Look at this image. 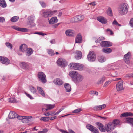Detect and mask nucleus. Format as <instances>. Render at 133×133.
<instances>
[{
    "instance_id": "nucleus-48",
    "label": "nucleus",
    "mask_w": 133,
    "mask_h": 133,
    "mask_svg": "<svg viewBox=\"0 0 133 133\" xmlns=\"http://www.w3.org/2000/svg\"><path fill=\"white\" fill-rule=\"evenodd\" d=\"M82 110V109L81 108H78L74 110L72 112L74 113H77Z\"/></svg>"
},
{
    "instance_id": "nucleus-55",
    "label": "nucleus",
    "mask_w": 133,
    "mask_h": 133,
    "mask_svg": "<svg viewBox=\"0 0 133 133\" xmlns=\"http://www.w3.org/2000/svg\"><path fill=\"white\" fill-rule=\"evenodd\" d=\"M127 112H125L122 114L120 116L121 117H124L128 116Z\"/></svg>"
},
{
    "instance_id": "nucleus-62",
    "label": "nucleus",
    "mask_w": 133,
    "mask_h": 133,
    "mask_svg": "<svg viewBox=\"0 0 133 133\" xmlns=\"http://www.w3.org/2000/svg\"><path fill=\"white\" fill-rule=\"evenodd\" d=\"M127 115L128 116H133V113L131 112H127Z\"/></svg>"
},
{
    "instance_id": "nucleus-27",
    "label": "nucleus",
    "mask_w": 133,
    "mask_h": 133,
    "mask_svg": "<svg viewBox=\"0 0 133 133\" xmlns=\"http://www.w3.org/2000/svg\"><path fill=\"white\" fill-rule=\"evenodd\" d=\"M64 86L66 89V91L68 92H70L71 90V86L68 83L64 84Z\"/></svg>"
},
{
    "instance_id": "nucleus-2",
    "label": "nucleus",
    "mask_w": 133,
    "mask_h": 133,
    "mask_svg": "<svg viewBox=\"0 0 133 133\" xmlns=\"http://www.w3.org/2000/svg\"><path fill=\"white\" fill-rule=\"evenodd\" d=\"M70 65L71 69L75 70H83L84 68L83 65L79 63H71Z\"/></svg>"
},
{
    "instance_id": "nucleus-46",
    "label": "nucleus",
    "mask_w": 133,
    "mask_h": 133,
    "mask_svg": "<svg viewBox=\"0 0 133 133\" xmlns=\"http://www.w3.org/2000/svg\"><path fill=\"white\" fill-rule=\"evenodd\" d=\"M48 52L50 56H52L54 55L55 53L54 51L52 49L48 50Z\"/></svg>"
},
{
    "instance_id": "nucleus-13",
    "label": "nucleus",
    "mask_w": 133,
    "mask_h": 133,
    "mask_svg": "<svg viewBox=\"0 0 133 133\" xmlns=\"http://www.w3.org/2000/svg\"><path fill=\"white\" fill-rule=\"evenodd\" d=\"M123 81L121 80L119 81L116 85L117 90L118 91H120L124 89L123 87Z\"/></svg>"
},
{
    "instance_id": "nucleus-15",
    "label": "nucleus",
    "mask_w": 133,
    "mask_h": 133,
    "mask_svg": "<svg viewBox=\"0 0 133 133\" xmlns=\"http://www.w3.org/2000/svg\"><path fill=\"white\" fill-rule=\"evenodd\" d=\"M83 77L81 75L78 74L74 80L76 83H78L81 82L83 79Z\"/></svg>"
},
{
    "instance_id": "nucleus-7",
    "label": "nucleus",
    "mask_w": 133,
    "mask_h": 133,
    "mask_svg": "<svg viewBox=\"0 0 133 133\" xmlns=\"http://www.w3.org/2000/svg\"><path fill=\"white\" fill-rule=\"evenodd\" d=\"M115 128L113 123L110 122L108 123L105 126L106 131L108 132H110Z\"/></svg>"
},
{
    "instance_id": "nucleus-17",
    "label": "nucleus",
    "mask_w": 133,
    "mask_h": 133,
    "mask_svg": "<svg viewBox=\"0 0 133 133\" xmlns=\"http://www.w3.org/2000/svg\"><path fill=\"white\" fill-rule=\"evenodd\" d=\"M12 28L15 30L22 32H27L28 31L27 28H21L16 26H13Z\"/></svg>"
},
{
    "instance_id": "nucleus-36",
    "label": "nucleus",
    "mask_w": 133,
    "mask_h": 133,
    "mask_svg": "<svg viewBox=\"0 0 133 133\" xmlns=\"http://www.w3.org/2000/svg\"><path fill=\"white\" fill-rule=\"evenodd\" d=\"M108 15L110 16H113L112 11L111 8L109 7L106 11Z\"/></svg>"
},
{
    "instance_id": "nucleus-53",
    "label": "nucleus",
    "mask_w": 133,
    "mask_h": 133,
    "mask_svg": "<svg viewBox=\"0 0 133 133\" xmlns=\"http://www.w3.org/2000/svg\"><path fill=\"white\" fill-rule=\"evenodd\" d=\"M111 83V82L109 81H107L105 83H104V84L103 85L104 87H105L108 85L109 84H110Z\"/></svg>"
},
{
    "instance_id": "nucleus-43",
    "label": "nucleus",
    "mask_w": 133,
    "mask_h": 133,
    "mask_svg": "<svg viewBox=\"0 0 133 133\" xmlns=\"http://www.w3.org/2000/svg\"><path fill=\"white\" fill-rule=\"evenodd\" d=\"M105 77L104 76H103L98 82L97 83L100 84L103 83V81L105 80Z\"/></svg>"
},
{
    "instance_id": "nucleus-37",
    "label": "nucleus",
    "mask_w": 133,
    "mask_h": 133,
    "mask_svg": "<svg viewBox=\"0 0 133 133\" xmlns=\"http://www.w3.org/2000/svg\"><path fill=\"white\" fill-rule=\"evenodd\" d=\"M0 6L3 8L6 6L7 4L5 0H0Z\"/></svg>"
},
{
    "instance_id": "nucleus-30",
    "label": "nucleus",
    "mask_w": 133,
    "mask_h": 133,
    "mask_svg": "<svg viewBox=\"0 0 133 133\" xmlns=\"http://www.w3.org/2000/svg\"><path fill=\"white\" fill-rule=\"evenodd\" d=\"M27 48V46L25 44L22 45L20 47L21 51L22 52L25 51Z\"/></svg>"
},
{
    "instance_id": "nucleus-31",
    "label": "nucleus",
    "mask_w": 133,
    "mask_h": 133,
    "mask_svg": "<svg viewBox=\"0 0 133 133\" xmlns=\"http://www.w3.org/2000/svg\"><path fill=\"white\" fill-rule=\"evenodd\" d=\"M76 55L75 56V58L77 59H81L82 56V53L79 51H77L76 52Z\"/></svg>"
},
{
    "instance_id": "nucleus-3",
    "label": "nucleus",
    "mask_w": 133,
    "mask_h": 133,
    "mask_svg": "<svg viewBox=\"0 0 133 133\" xmlns=\"http://www.w3.org/2000/svg\"><path fill=\"white\" fill-rule=\"evenodd\" d=\"M38 77L40 81L43 83H45L47 81L46 77L44 74L42 72L38 73Z\"/></svg>"
},
{
    "instance_id": "nucleus-50",
    "label": "nucleus",
    "mask_w": 133,
    "mask_h": 133,
    "mask_svg": "<svg viewBox=\"0 0 133 133\" xmlns=\"http://www.w3.org/2000/svg\"><path fill=\"white\" fill-rule=\"evenodd\" d=\"M125 77H128V78H131L132 77H133V74H127L125 76Z\"/></svg>"
},
{
    "instance_id": "nucleus-52",
    "label": "nucleus",
    "mask_w": 133,
    "mask_h": 133,
    "mask_svg": "<svg viewBox=\"0 0 133 133\" xmlns=\"http://www.w3.org/2000/svg\"><path fill=\"white\" fill-rule=\"evenodd\" d=\"M9 101L11 103H14L15 102V99L13 98H9Z\"/></svg>"
},
{
    "instance_id": "nucleus-22",
    "label": "nucleus",
    "mask_w": 133,
    "mask_h": 133,
    "mask_svg": "<svg viewBox=\"0 0 133 133\" xmlns=\"http://www.w3.org/2000/svg\"><path fill=\"white\" fill-rule=\"evenodd\" d=\"M29 63L25 62H22L20 63V66L21 67L25 69H27L29 68Z\"/></svg>"
},
{
    "instance_id": "nucleus-4",
    "label": "nucleus",
    "mask_w": 133,
    "mask_h": 133,
    "mask_svg": "<svg viewBox=\"0 0 133 133\" xmlns=\"http://www.w3.org/2000/svg\"><path fill=\"white\" fill-rule=\"evenodd\" d=\"M87 128L93 133H99V131L95 127L89 124L86 125Z\"/></svg>"
},
{
    "instance_id": "nucleus-47",
    "label": "nucleus",
    "mask_w": 133,
    "mask_h": 133,
    "mask_svg": "<svg viewBox=\"0 0 133 133\" xmlns=\"http://www.w3.org/2000/svg\"><path fill=\"white\" fill-rule=\"evenodd\" d=\"M5 45L6 46L9 48H10V49H11L12 48V44L8 42H6L5 43Z\"/></svg>"
},
{
    "instance_id": "nucleus-19",
    "label": "nucleus",
    "mask_w": 133,
    "mask_h": 133,
    "mask_svg": "<svg viewBox=\"0 0 133 133\" xmlns=\"http://www.w3.org/2000/svg\"><path fill=\"white\" fill-rule=\"evenodd\" d=\"M37 88L38 93L41 94L43 97H45L46 95L43 90V88L39 86H37Z\"/></svg>"
},
{
    "instance_id": "nucleus-10",
    "label": "nucleus",
    "mask_w": 133,
    "mask_h": 133,
    "mask_svg": "<svg viewBox=\"0 0 133 133\" xmlns=\"http://www.w3.org/2000/svg\"><path fill=\"white\" fill-rule=\"evenodd\" d=\"M56 11H46L43 13V16L45 17H51L54 14L56 13Z\"/></svg>"
},
{
    "instance_id": "nucleus-32",
    "label": "nucleus",
    "mask_w": 133,
    "mask_h": 133,
    "mask_svg": "<svg viewBox=\"0 0 133 133\" xmlns=\"http://www.w3.org/2000/svg\"><path fill=\"white\" fill-rule=\"evenodd\" d=\"M102 51L104 52L109 53H111L112 52V50L110 48L108 47H106L103 49Z\"/></svg>"
},
{
    "instance_id": "nucleus-23",
    "label": "nucleus",
    "mask_w": 133,
    "mask_h": 133,
    "mask_svg": "<svg viewBox=\"0 0 133 133\" xmlns=\"http://www.w3.org/2000/svg\"><path fill=\"white\" fill-rule=\"evenodd\" d=\"M9 118L10 119L16 118L17 116V114L14 112L11 111L9 115Z\"/></svg>"
},
{
    "instance_id": "nucleus-11",
    "label": "nucleus",
    "mask_w": 133,
    "mask_h": 133,
    "mask_svg": "<svg viewBox=\"0 0 133 133\" xmlns=\"http://www.w3.org/2000/svg\"><path fill=\"white\" fill-rule=\"evenodd\" d=\"M131 58V54L130 52H129L125 55L124 57V59L125 63L129 64L130 62V60Z\"/></svg>"
},
{
    "instance_id": "nucleus-9",
    "label": "nucleus",
    "mask_w": 133,
    "mask_h": 133,
    "mask_svg": "<svg viewBox=\"0 0 133 133\" xmlns=\"http://www.w3.org/2000/svg\"><path fill=\"white\" fill-rule=\"evenodd\" d=\"M35 19V16L33 15H31L28 17V21L27 22V24L30 26L31 27L35 26L34 24V20Z\"/></svg>"
},
{
    "instance_id": "nucleus-34",
    "label": "nucleus",
    "mask_w": 133,
    "mask_h": 133,
    "mask_svg": "<svg viewBox=\"0 0 133 133\" xmlns=\"http://www.w3.org/2000/svg\"><path fill=\"white\" fill-rule=\"evenodd\" d=\"M65 33L67 36H73L74 34L73 31L70 30H66L65 32Z\"/></svg>"
},
{
    "instance_id": "nucleus-54",
    "label": "nucleus",
    "mask_w": 133,
    "mask_h": 133,
    "mask_svg": "<svg viewBox=\"0 0 133 133\" xmlns=\"http://www.w3.org/2000/svg\"><path fill=\"white\" fill-rule=\"evenodd\" d=\"M129 24L131 27L133 28V18L131 19L130 20Z\"/></svg>"
},
{
    "instance_id": "nucleus-21",
    "label": "nucleus",
    "mask_w": 133,
    "mask_h": 133,
    "mask_svg": "<svg viewBox=\"0 0 133 133\" xmlns=\"http://www.w3.org/2000/svg\"><path fill=\"white\" fill-rule=\"evenodd\" d=\"M106 107V105L105 104L99 106H96L94 107V109L95 111H97L99 110L104 109Z\"/></svg>"
},
{
    "instance_id": "nucleus-38",
    "label": "nucleus",
    "mask_w": 133,
    "mask_h": 133,
    "mask_svg": "<svg viewBox=\"0 0 133 133\" xmlns=\"http://www.w3.org/2000/svg\"><path fill=\"white\" fill-rule=\"evenodd\" d=\"M98 61L101 62H104L106 60L105 57L103 56H101L98 57Z\"/></svg>"
},
{
    "instance_id": "nucleus-5",
    "label": "nucleus",
    "mask_w": 133,
    "mask_h": 133,
    "mask_svg": "<svg viewBox=\"0 0 133 133\" xmlns=\"http://www.w3.org/2000/svg\"><path fill=\"white\" fill-rule=\"evenodd\" d=\"M84 16L83 15H78L71 18L70 20V21L72 23L77 22L78 21L83 20L84 19Z\"/></svg>"
},
{
    "instance_id": "nucleus-26",
    "label": "nucleus",
    "mask_w": 133,
    "mask_h": 133,
    "mask_svg": "<svg viewBox=\"0 0 133 133\" xmlns=\"http://www.w3.org/2000/svg\"><path fill=\"white\" fill-rule=\"evenodd\" d=\"M58 21L56 17H53L49 21V23L50 24H53L57 23Z\"/></svg>"
},
{
    "instance_id": "nucleus-60",
    "label": "nucleus",
    "mask_w": 133,
    "mask_h": 133,
    "mask_svg": "<svg viewBox=\"0 0 133 133\" xmlns=\"http://www.w3.org/2000/svg\"><path fill=\"white\" fill-rule=\"evenodd\" d=\"M24 117L28 121L29 119L31 118H32L31 116H25V117Z\"/></svg>"
},
{
    "instance_id": "nucleus-25",
    "label": "nucleus",
    "mask_w": 133,
    "mask_h": 133,
    "mask_svg": "<svg viewBox=\"0 0 133 133\" xmlns=\"http://www.w3.org/2000/svg\"><path fill=\"white\" fill-rule=\"evenodd\" d=\"M82 42V38L81 35L79 34L78 35L75 39V43H80Z\"/></svg>"
},
{
    "instance_id": "nucleus-12",
    "label": "nucleus",
    "mask_w": 133,
    "mask_h": 133,
    "mask_svg": "<svg viewBox=\"0 0 133 133\" xmlns=\"http://www.w3.org/2000/svg\"><path fill=\"white\" fill-rule=\"evenodd\" d=\"M95 124L97 126L99 129L102 132H105L106 131L105 127H104V125L102 123L97 122Z\"/></svg>"
},
{
    "instance_id": "nucleus-59",
    "label": "nucleus",
    "mask_w": 133,
    "mask_h": 133,
    "mask_svg": "<svg viewBox=\"0 0 133 133\" xmlns=\"http://www.w3.org/2000/svg\"><path fill=\"white\" fill-rule=\"evenodd\" d=\"M35 34L40 35L42 36H44L46 35V34L42 32H35Z\"/></svg>"
},
{
    "instance_id": "nucleus-8",
    "label": "nucleus",
    "mask_w": 133,
    "mask_h": 133,
    "mask_svg": "<svg viewBox=\"0 0 133 133\" xmlns=\"http://www.w3.org/2000/svg\"><path fill=\"white\" fill-rule=\"evenodd\" d=\"M57 63L58 65L63 67L66 66L68 65L66 61L62 58H59L57 61Z\"/></svg>"
},
{
    "instance_id": "nucleus-64",
    "label": "nucleus",
    "mask_w": 133,
    "mask_h": 133,
    "mask_svg": "<svg viewBox=\"0 0 133 133\" xmlns=\"http://www.w3.org/2000/svg\"><path fill=\"white\" fill-rule=\"evenodd\" d=\"M66 0H60L59 2L60 3H63L66 1Z\"/></svg>"
},
{
    "instance_id": "nucleus-35",
    "label": "nucleus",
    "mask_w": 133,
    "mask_h": 133,
    "mask_svg": "<svg viewBox=\"0 0 133 133\" xmlns=\"http://www.w3.org/2000/svg\"><path fill=\"white\" fill-rule=\"evenodd\" d=\"M29 89L31 92L33 94H35L37 92V90L35 88L32 86H30L29 87Z\"/></svg>"
},
{
    "instance_id": "nucleus-41",
    "label": "nucleus",
    "mask_w": 133,
    "mask_h": 133,
    "mask_svg": "<svg viewBox=\"0 0 133 133\" xmlns=\"http://www.w3.org/2000/svg\"><path fill=\"white\" fill-rule=\"evenodd\" d=\"M50 119L49 117H43L40 118V120L43 121L44 122H46L48 121Z\"/></svg>"
},
{
    "instance_id": "nucleus-44",
    "label": "nucleus",
    "mask_w": 133,
    "mask_h": 133,
    "mask_svg": "<svg viewBox=\"0 0 133 133\" xmlns=\"http://www.w3.org/2000/svg\"><path fill=\"white\" fill-rule=\"evenodd\" d=\"M41 6L43 8H45L47 5L45 3L42 1H40L39 2Z\"/></svg>"
},
{
    "instance_id": "nucleus-58",
    "label": "nucleus",
    "mask_w": 133,
    "mask_h": 133,
    "mask_svg": "<svg viewBox=\"0 0 133 133\" xmlns=\"http://www.w3.org/2000/svg\"><path fill=\"white\" fill-rule=\"evenodd\" d=\"M5 21V19L3 17H0V22H4Z\"/></svg>"
},
{
    "instance_id": "nucleus-28",
    "label": "nucleus",
    "mask_w": 133,
    "mask_h": 133,
    "mask_svg": "<svg viewBox=\"0 0 133 133\" xmlns=\"http://www.w3.org/2000/svg\"><path fill=\"white\" fill-rule=\"evenodd\" d=\"M26 54L27 56H29L32 54L33 52L31 48H28L25 51Z\"/></svg>"
},
{
    "instance_id": "nucleus-63",
    "label": "nucleus",
    "mask_w": 133,
    "mask_h": 133,
    "mask_svg": "<svg viewBox=\"0 0 133 133\" xmlns=\"http://www.w3.org/2000/svg\"><path fill=\"white\" fill-rule=\"evenodd\" d=\"M89 4L90 5H92L93 6H95L96 5V3L95 2H93Z\"/></svg>"
},
{
    "instance_id": "nucleus-49",
    "label": "nucleus",
    "mask_w": 133,
    "mask_h": 133,
    "mask_svg": "<svg viewBox=\"0 0 133 133\" xmlns=\"http://www.w3.org/2000/svg\"><path fill=\"white\" fill-rule=\"evenodd\" d=\"M112 24L113 25H116L117 26H121V25L119 24L118 22H117L115 20V19H114L112 23Z\"/></svg>"
},
{
    "instance_id": "nucleus-56",
    "label": "nucleus",
    "mask_w": 133,
    "mask_h": 133,
    "mask_svg": "<svg viewBox=\"0 0 133 133\" xmlns=\"http://www.w3.org/2000/svg\"><path fill=\"white\" fill-rule=\"evenodd\" d=\"M24 117H25V116H18L17 115V116L16 118H17V119H18L19 120H22L23 119H24V118H25Z\"/></svg>"
},
{
    "instance_id": "nucleus-51",
    "label": "nucleus",
    "mask_w": 133,
    "mask_h": 133,
    "mask_svg": "<svg viewBox=\"0 0 133 133\" xmlns=\"http://www.w3.org/2000/svg\"><path fill=\"white\" fill-rule=\"evenodd\" d=\"M25 94H26L27 97L29 98L30 99H34L33 97L30 94H28L26 92H25Z\"/></svg>"
},
{
    "instance_id": "nucleus-20",
    "label": "nucleus",
    "mask_w": 133,
    "mask_h": 133,
    "mask_svg": "<svg viewBox=\"0 0 133 133\" xmlns=\"http://www.w3.org/2000/svg\"><path fill=\"white\" fill-rule=\"evenodd\" d=\"M54 83L58 85H61L63 83L62 80L60 78H56L54 79L53 81Z\"/></svg>"
},
{
    "instance_id": "nucleus-42",
    "label": "nucleus",
    "mask_w": 133,
    "mask_h": 133,
    "mask_svg": "<svg viewBox=\"0 0 133 133\" xmlns=\"http://www.w3.org/2000/svg\"><path fill=\"white\" fill-rule=\"evenodd\" d=\"M19 19V17L17 16H14L12 17L11 19V21L13 22H15L17 21Z\"/></svg>"
},
{
    "instance_id": "nucleus-45",
    "label": "nucleus",
    "mask_w": 133,
    "mask_h": 133,
    "mask_svg": "<svg viewBox=\"0 0 133 133\" xmlns=\"http://www.w3.org/2000/svg\"><path fill=\"white\" fill-rule=\"evenodd\" d=\"M104 39V37H100L97 40H96L95 42L96 43H99L101 41Z\"/></svg>"
},
{
    "instance_id": "nucleus-39",
    "label": "nucleus",
    "mask_w": 133,
    "mask_h": 133,
    "mask_svg": "<svg viewBox=\"0 0 133 133\" xmlns=\"http://www.w3.org/2000/svg\"><path fill=\"white\" fill-rule=\"evenodd\" d=\"M59 130L62 133H75V132L71 129H69L68 130V131L69 132L62 129H59Z\"/></svg>"
},
{
    "instance_id": "nucleus-1",
    "label": "nucleus",
    "mask_w": 133,
    "mask_h": 133,
    "mask_svg": "<svg viewBox=\"0 0 133 133\" xmlns=\"http://www.w3.org/2000/svg\"><path fill=\"white\" fill-rule=\"evenodd\" d=\"M128 5L126 4H123L121 5L118 8V12L121 15H125L128 12Z\"/></svg>"
},
{
    "instance_id": "nucleus-16",
    "label": "nucleus",
    "mask_w": 133,
    "mask_h": 133,
    "mask_svg": "<svg viewBox=\"0 0 133 133\" xmlns=\"http://www.w3.org/2000/svg\"><path fill=\"white\" fill-rule=\"evenodd\" d=\"M101 46L102 47L110 46L112 45V43L111 42L109 41H102L100 44Z\"/></svg>"
},
{
    "instance_id": "nucleus-29",
    "label": "nucleus",
    "mask_w": 133,
    "mask_h": 133,
    "mask_svg": "<svg viewBox=\"0 0 133 133\" xmlns=\"http://www.w3.org/2000/svg\"><path fill=\"white\" fill-rule=\"evenodd\" d=\"M77 72L75 71H71L69 72V75L72 78H74L78 75Z\"/></svg>"
},
{
    "instance_id": "nucleus-33",
    "label": "nucleus",
    "mask_w": 133,
    "mask_h": 133,
    "mask_svg": "<svg viewBox=\"0 0 133 133\" xmlns=\"http://www.w3.org/2000/svg\"><path fill=\"white\" fill-rule=\"evenodd\" d=\"M112 123L115 128L117 125L120 124V122L119 120L116 119L113 120Z\"/></svg>"
},
{
    "instance_id": "nucleus-14",
    "label": "nucleus",
    "mask_w": 133,
    "mask_h": 133,
    "mask_svg": "<svg viewBox=\"0 0 133 133\" xmlns=\"http://www.w3.org/2000/svg\"><path fill=\"white\" fill-rule=\"evenodd\" d=\"M0 61L2 63L6 65L9 64L10 63V60L7 58L1 56H0Z\"/></svg>"
},
{
    "instance_id": "nucleus-40",
    "label": "nucleus",
    "mask_w": 133,
    "mask_h": 133,
    "mask_svg": "<svg viewBox=\"0 0 133 133\" xmlns=\"http://www.w3.org/2000/svg\"><path fill=\"white\" fill-rule=\"evenodd\" d=\"M55 106V105L46 104L45 105V106L47 108L48 110H51L53 109Z\"/></svg>"
},
{
    "instance_id": "nucleus-24",
    "label": "nucleus",
    "mask_w": 133,
    "mask_h": 133,
    "mask_svg": "<svg viewBox=\"0 0 133 133\" xmlns=\"http://www.w3.org/2000/svg\"><path fill=\"white\" fill-rule=\"evenodd\" d=\"M125 123H128L133 127V118L129 117L126 118Z\"/></svg>"
},
{
    "instance_id": "nucleus-6",
    "label": "nucleus",
    "mask_w": 133,
    "mask_h": 133,
    "mask_svg": "<svg viewBox=\"0 0 133 133\" xmlns=\"http://www.w3.org/2000/svg\"><path fill=\"white\" fill-rule=\"evenodd\" d=\"M96 56L93 51H90L87 56V59L90 61H94L96 59Z\"/></svg>"
},
{
    "instance_id": "nucleus-57",
    "label": "nucleus",
    "mask_w": 133,
    "mask_h": 133,
    "mask_svg": "<svg viewBox=\"0 0 133 133\" xmlns=\"http://www.w3.org/2000/svg\"><path fill=\"white\" fill-rule=\"evenodd\" d=\"M106 31L107 32H109L110 35H112L113 34V32L112 31L109 29H107Z\"/></svg>"
},
{
    "instance_id": "nucleus-18",
    "label": "nucleus",
    "mask_w": 133,
    "mask_h": 133,
    "mask_svg": "<svg viewBox=\"0 0 133 133\" xmlns=\"http://www.w3.org/2000/svg\"><path fill=\"white\" fill-rule=\"evenodd\" d=\"M97 19L102 24H105L107 22V19L103 16L97 17Z\"/></svg>"
},
{
    "instance_id": "nucleus-61",
    "label": "nucleus",
    "mask_w": 133,
    "mask_h": 133,
    "mask_svg": "<svg viewBox=\"0 0 133 133\" xmlns=\"http://www.w3.org/2000/svg\"><path fill=\"white\" fill-rule=\"evenodd\" d=\"M50 114L49 112H47L45 113H44L43 114V115H44L46 116H48L50 115H51L52 114Z\"/></svg>"
}]
</instances>
